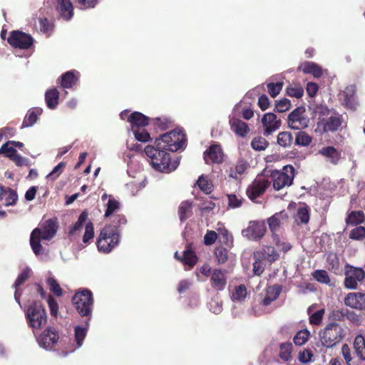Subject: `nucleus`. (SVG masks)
Masks as SVG:
<instances>
[{"label": "nucleus", "mask_w": 365, "mask_h": 365, "mask_svg": "<svg viewBox=\"0 0 365 365\" xmlns=\"http://www.w3.org/2000/svg\"><path fill=\"white\" fill-rule=\"evenodd\" d=\"M354 347L356 355L362 360H365V338L358 335L354 342Z\"/></svg>", "instance_id": "72a5a7b5"}, {"label": "nucleus", "mask_w": 365, "mask_h": 365, "mask_svg": "<svg viewBox=\"0 0 365 365\" xmlns=\"http://www.w3.org/2000/svg\"><path fill=\"white\" fill-rule=\"evenodd\" d=\"M230 125L231 130L237 135L245 137L250 132L248 125L242 120L234 116L230 118Z\"/></svg>", "instance_id": "4be33fe9"}, {"label": "nucleus", "mask_w": 365, "mask_h": 365, "mask_svg": "<svg viewBox=\"0 0 365 365\" xmlns=\"http://www.w3.org/2000/svg\"><path fill=\"white\" fill-rule=\"evenodd\" d=\"M101 200L104 202L106 211L104 217L108 218L114 215L120 209V203L112 195L104 193L101 197Z\"/></svg>", "instance_id": "412c9836"}, {"label": "nucleus", "mask_w": 365, "mask_h": 365, "mask_svg": "<svg viewBox=\"0 0 365 365\" xmlns=\"http://www.w3.org/2000/svg\"><path fill=\"white\" fill-rule=\"evenodd\" d=\"M59 93L57 89L51 88L46 91L45 100L47 106L51 109H54L58 103Z\"/></svg>", "instance_id": "473e14b6"}, {"label": "nucleus", "mask_w": 365, "mask_h": 365, "mask_svg": "<svg viewBox=\"0 0 365 365\" xmlns=\"http://www.w3.org/2000/svg\"><path fill=\"white\" fill-rule=\"evenodd\" d=\"M218 226L217 230L221 242L227 245L232 244L233 241L232 236L222 225H218Z\"/></svg>", "instance_id": "37998d69"}, {"label": "nucleus", "mask_w": 365, "mask_h": 365, "mask_svg": "<svg viewBox=\"0 0 365 365\" xmlns=\"http://www.w3.org/2000/svg\"><path fill=\"white\" fill-rule=\"evenodd\" d=\"M296 220L304 224L309 222V212L307 205H302L297 208Z\"/></svg>", "instance_id": "79ce46f5"}, {"label": "nucleus", "mask_w": 365, "mask_h": 365, "mask_svg": "<svg viewBox=\"0 0 365 365\" xmlns=\"http://www.w3.org/2000/svg\"><path fill=\"white\" fill-rule=\"evenodd\" d=\"M76 74L78 73L74 71H68L63 74L61 77V86L66 88H71L78 79Z\"/></svg>", "instance_id": "4c0bfd02"}, {"label": "nucleus", "mask_w": 365, "mask_h": 365, "mask_svg": "<svg viewBox=\"0 0 365 365\" xmlns=\"http://www.w3.org/2000/svg\"><path fill=\"white\" fill-rule=\"evenodd\" d=\"M88 217V213L86 212H83L78 217L77 222L75 225L71 228L70 233L74 234L76 231L80 230Z\"/></svg>", "instance_id": "680f3d73"}, {"label": "nucleus", "mask_w": 365, "mask_h": 365, "mask_svg": "<svg viewBox=\"0 0 365 365\" xmlns=\"http://www.w3.org/2000/svg\"><path fill=\"white\" fill-rule=\"evenodd\" d=\"M287 220L288 215L284 211H281L274 214L267 220L269 229L272 232H275L280 225L286 223Z\"/></svg>", "instance_id": "bb28decb"}, {"label": "nucleus", "mask_w": 365, "mask_h": 365, "mask_svg": "<svg viewBox=\"0 0 365 365\" xmlns=\"http://www.w3.org/2000/svg\"><path fill=\"white\" fill-rule=\"evenodd\" d=\"M226 271L214 269L212 272L210 282L211 287L216 291H222L227 284Z\"/></svg>", "instance_id": "f3484780"}, {"label": "nucleus", "mask_w": 365, "mask_h": 365, "mask_svg": "<svg viewBox=\"0 0 365 365\" xmlns=\"http://www.w3.org/2000/svg\"><path fill=\"white\" fill-rule=\"evenodd\" d=\"M247 167L248 165L245 161L239 160L234 167L230 168L228 175L230 178L237 180L244 174Z\"/></svg>", "instance_id": "7c9ffc66"}, {"label": "nucleus", "mask_w": 365, "mask_h": 365, "mask_svg": "<svg viewBox=\"0 0 365 365\" xmlns=\"http://www.w3.org/2000/svg\"><path fill=\"white\" fill-rule=\"evenodd\" d=\"M58 339L57 333L51 329H48L38 336L37 341L41 347L45 349H51Z\"/></svg>", "instance_id": "a211bd4d"}, {"label": "nucleus", "mask_w": 365, "mask_h": 365, "mask_svg": "<svg viewBox=\"0 0 365 365\" xmlns=\"http://www.w3.org/2000/svg\"><path fill=\"white\" fill-rule=\"evenodd\" d=\"M87 333V328L82 327H76L75 328V339L77 344V346L73 349H71L68 352L71 353L76 350V348H79L83 344V341ZM68 351L65 353L64 356H66Z\"/></svg>", "instance_id": "e433bc0d"}, {"label": "nucleus", "mask_w": 365, "mask_h": 365, "mask_svg": "<svg viewBox=\"0 0 365 365\" xmlns=\"http://www.w3.org/2000/svg\"><path fill=\"white\" fill-rule=\"evenodd\" d=\"M0 153H4L6 157L11 159L17 153L14 148V143L8 141L4 143L0 148Z\"/></svg>", "instance_id": "603ef678"}, {"label": "nucleus", "mask_w": 365, "mask_h": 365, "mask_svg": "<svg viewBox=\"0 0 365 365\" xmlns=\"http://www.w3.org/2000/svg\"><path fill=\"white\" fill-rule=\"evenodd\" d=\"M223 157L222 150L218 144L211 145L204 153V159L207 164L222 163Z\"/></svg>", "instance_id": "dca6fc26"}, {"label": "nucleus", "mask_w": 365, "mask_h": 365, "mask_svg": "<svg viewBox=\"0 0 365 365\" xmlns=\"http://www.w3.org/2000/svg\"><path fill=\"white\" fill-rule=\"evenodd\" d=\"M252 148L255 150H264L268 145V142L262 137L255 138L251 143Z\"/></svg>", "instance_id": "864d4df0"}, {"label": "nucleus", "mask_w": 365, "mask_h": 365, "mask_svg": "<svg viewBox=\"0 0 365 365\" xmlns=\"http://www.w3.org/2000/svg\"><path fill=\"white\" fill-rule=\"evenodd\" d=\"M304 108L294 109L288 116V126L294 130H301L308 127L309 118L305 115Z\"/></svg>", "instance_id": "9b49d317"}, {"label": "nucleus", "mask_w": 365, "mask_h": 365, "mask_svg": "<svg viewBox=\"0 0 365 365\" xmlns=\"http://www.w3.org/2000/svg\"><path fill=\"white\" fill-rule=\"evenodd\" d=\"M217 238V234L216 232L210 230L207 231L204 237V243L206 245H211L215 243Z\"/></svg>", "instance_id": "774afa93"}, {"label": "nucleus", "mask_w": 365, "mask_h": 365, "mask_svg": "<svg viewBox=\"0 0 365 365\" xmlns=\"http://www.w3.org/2000/svg\"><path fill=\"white\" fill-rule=\"evenodd\" d=\"M310 332L307 329L299 331L294 337V343L297 346L304 345L309 339Z\"/></svg>", "instance_id": "a18cd8bd"}, {"label": "nucleus", "mask_w": 365, "mask_h": 365, "mask_svg": "<svg viewBox=\"0 0 365 365\" xmlns=\"http://www.w3.org/2000/svg\"><path fill=\"white\" fill-rule=\"evenodd\" d=\"M344 304L354 309H365V293L349 292L344 299Z\"/></svg>", "instance_id": "2eb2a0df"}, {"label": "nucleus", "mask_w": 365, "mask_h": 365, "mask_svg": "<svg viewBox=\"0 0 365 365\" xmlns=\"http://www.w3.org/2000/svg\"><path fill=\"white\" fill-rule=\"evenodd\" d=\"M197 185L202 191L207 194L210 193L212 191V182L205 175H202L199 177L197 180Z\"/></svg>", "instance_id": "a19ab883"}, {"label": "nucleus", "mask_w": 365, "mask_h": 365, "mask_svg": "<svg viewBox=\"0 0 365 365\" xmlns=\"http://www.w3.org/2000/svg\"><path fill=\"white\" fill-rule=\"evenodd\" d=\"M291 103L289 100L284 98L280 100L276 103V110L279 113H283L288 110L290 108Z\"/></svg>", "instance_id": "69168bd1"}, {"label": "nucleus", "mask_w": 365, "mask_h": 365, "mask_svg": "<svg viewBox=\"0 0 365 365\" xmlns=\"http://www.w3.org/2000/svg\"><path fill=\"white\" fill-rule=\"evenodd\" d=\"M178 213L181 221L190 217L192 214V202L188 200L182 202L179 206Z\"/></svg>", "instance_id": "f704fd0d"}, {"label": "nucleus", "mask_w": 365, "mask_h": 365, "mask_svg": "<svg viewBox=\"0 0 365 365\" xmlns=\"http://www.w3.org/2000/svg\"><path fill=\"white\" fill-rule=\"evenodd\" d=\"M364 220L365 216L363 211H352L346 218L347 224L350 225H359L364 222Z\"/></svg>", "instance_id": "ea45409f"}, {"label": "nucleus", "mask_w": 365, "mask_h": 365, "mask_svg": "<svg viewBox=\"0 0 365 365\" xmlns=\"http://www.w3.org/2000/svg\"><path fill=\"white\" fill-rule=\"evenodd\" d=\"M131 129L143 128L148 125L149 118L139 112H134L128 117Z\"/></svg>", "instance_id": "cd10ccee"}, {"label": "nucleus", "mask_w": 365, "mask_h": 365, "mask_svg": "<svg viewBox=\"0 0 365 365\" xmlns=\"http://www.w3.org/2000/svg\"><path fill=\"white\" fill-rule=\"evenodd\" d=\"M312 138L304 131H299L297 133L295 143L300 146H308L311 144Z\"/></svg>", "instance_id": "c03bdc74"}, {"label": "nucleus", "mask_w": 365, "mask_h": 365, "mask_svg": "<svg viewBox=\"0 0 365 365\" xmlns=\"http://www.w3.org/2000/svg\"><path fill=\"white\" fill-rule=\"evenodd\" d=\"M262 123L264 129V134L268 135L280 127V120L277 119V115L272 113H267L264 115Z\"/></svg>", "instance_id": "6ab92c4d"}, {"label": "nucleus", "mask_w": 365, "mask_h": 365, "mask_svg": "<svg viewBox=\"0 0 365 365\" xmlns=\"http://www.w3.org/2000/svg\"><path fill=\"white\" fill-rule=\"evenodd\" d=\"M292 347L290 342L281 344L279 346V358L284 361H289L292 358Z\"/></svg>", "instance_id": "58836bf2"}, {"label": "nucleus", "mask_w": 365, "mask_h": 365, "mask_svg": "<svg viewBox=\"0 0 365 365\" xmlns=\"http://www.w3.org/2000/svg\"><path fill=\"white\" fill-rule=\"evenodd\" d=\"M312 276L314 279L317 282L329 284L330 283V279L329 274L326 270L324 269H318L313 272Z\"/></svg>", "instance_id": "09e8293b"}, {"label": "nucleus", "mask_w": 365, "mask_h": 365, "mask_svg": "<svg viewBox=\"0 0 365 365\" xmlns=\"http://www.w3.org/2000/svg\"><path fill=\"white\" fill-rule=\"evenodd\" d=\"M315 118H317V123H320L322 120H326L330 115V110L326 106H318L314 111Z\"/></svg>", "instance_id": "3c124183"}, {"label": "nucleus", "mask_w": 365, "mask_h": 365, "mask_svg": "<svg viewBox=\"0 0 365 365\" xmlns=\"http://www.w3.org/2000/svg\"><path fill=\"white\" fill-rule=\"evenodd\" d=\"M26 316L29 325L34 331L41 329L47 322L46 312L40 303L35 302L31 305L26 311Z\"/></svg>", "instance_id": "423d86ee"}, {"label": "nucleus", "mask_w": 365, "mask_h": 365, "mask_svg": "<svg viewBox=\"0 0 365 365\" xmlns=\"http://www.w3.org/2000/svg\"><path fill=\"white\" fill-rule=\"evenodd\" d=\"M215 257L220 264H222L226 262L227 259V251L225 248H217L215 250Z\"/></svg>", "instance_id": "0e129e2a"}, {"label": "nucleus", "mask_w": 365, "mask_h": 365, "mask_svg": "<svg viewBox=\"0 0 365 365\" xmlns=\"http://www.w3.org/2000/svg\"><path fill=\"white\" fill-rule=\"evenodd\" d=\"M42 113V109L39 108H34L29 111L28 115L26 116L22 125L24 127H29L33 125L37 120L38 116Z\"/></svg>", "instance_id": "c9c22d12"}, {"label": "nucleus", "mask_w": 365, "mask_h": 365, "mask_svg": "<svg viewBox=\"0 0 365 365\" xmlns=\"http://www.w3.org/2000/svg\"><path fill=\"white\" fill-rule=\"evenodd\" d=\"M47 284L50 290L56 296L59 297L62 294V290L53 277H48L47 279Z\"/></svg>", "instance_id": "052dcab7"}, {"label": "nucleus", "mask_w": 365, "mask_h": 365, "mask_svg": "<svg viewBox=\"0 0 365 365\" xmlns=\"http://www.w3.org/2000/svg\"><path fill=\"white\" fill-rule=\"evenodd\" d=\"M255 258L273 262L279 258V254L273 247L265 246L261 250L255 253Z\"/></svg>", "instance_id": "393cba45"}, {"label": "nucleus", "mask_w": 365, "mask_h": 365, "mask_svg": "<svg viewBox=\"0 0 365 365\" xmlns=\"http://www.w3.org/2000/svg\"><path fill=\"white\" fill-rule=\"evenodd\" d=\"M287 93L290 97L299 98L304 94V89L299 86H289L287 88Z\"/></svg>", "instance_id": "4d7b16f0"}, {"label": "nucleus", "mask_w": 365, "mask_h": 365, "mask_svg": "<svg viewBox=\"0 0 365 365\" xmlns=\"http://www.w3.org/2000/svg\"><path fill=\"white\" fill-rule=\"evenodd\" d=\"M145 153L150 158L153 168L157 171L169 173L179 165V161L175 160L171 162L170 155L163 149L147 145Z\"/></svg>", "instance_id": "f257e3e1"}, {"label": "nucleus", "mask_w": 365, "mask_h": 365, "mask_svg": "<svg viewBox=\"0 0 365 365\" xmlns=\"http://www.w3.org/2000/svg\"><path fill=\"white\" fill-rule=\"evenodd\" d=\"M9 43L14 47L21 49H28L33 44V38L24 32L14 31L8 38Z\"/></svg>", "instance_id": "ddd939ff"}, {"label": "nucleus", "mask_w": 365, "mask_h": 365, "mask_svg": "<svg viewBox=\"0 0 365 365\" xmlns=\"http://www.w3.org/2000/svg\"><path fill=\"white\" fill-rule=\"evenodd\" d=\"M294 177V168L292 165H285L281 171L274 170L271 173L273 187L279 190L292 184Z\"/></svg>", "instance_id": "0eeeda50"}, {"label": "nucleus", "mask_w": 365, "mask_h": 365, "mask_svg": "<svg viewBox=\"0 0 365 365\" xmlns=\"http://www.w3.org/2000/svg\"><path fill=\"white\" fill-rule=\"evenodd\" d=\"M131 130L138 141L145 143L150 140V134L146 131L144 127L131 129Z\"/></svg>", "instance_id": "49530a36"}, {"label": "nucleus", "mask_w": 365, "mask_h": 365, "mask_svg": "<svg viewBox=\"0 0 365 365\" xmlns=\"http://www.w3.org/2000/svg\"><path fill=\"white\" fill-rule=\"evenodd\" d=\"M229 207L232 208H237L242 205V198L237 196L235 194H230L227 195Z\"/></svg>", "instance_id": "338daca9"}, {"label": "nucleus", "mask_w": 365, "mask_h": 365, "mask_svg": "<svg viewBox=\"0 0 365 365\" xmlns=\"http://www.w3.org/2000/svg\"><path fill=\"white\" fill-rule=\"evenodd\" d=\"M349 237L354 240H362L365 238V227L362 226L356 227L351 230Z\"/></svg>", "instance_id": "5fc2aeb1"}, {"label": "nucleus", "mask_w": 365, "mask_h": 365, "mask_svg": "<svg viewBox=\"0 0 365 365\" xmlns=\"http://www.w3.org/2000/svg\"><path fill=\"white\" fill-rule=\"evenodd\" d=\"M56 231L57 225L52 220H46L32 231L30 244L36 255H40L42 253L40 241L51 240L55 236Z\"/></svg>", "instance_id": "f03ea898"}, {"label": "nucleus", "mask_w": 365, "mask_h": 365, "mask_svg": "<svg viewBox=\"0 0 365 365\" xmlns=\"http://www.w3.org/2000/svg\"><path fill=\"white\" fill-rule=\"evenodd\" d=\"M342 120L339 115H330L325 121L317 123L316 133H322L336 130L341 125Z\"/></svg>", "instance_id": "4468645a"}, {"label": "nucleus", "mask_w": 365, "mask_h": 365, "mask_svg": "<svg viewBox=\"0 0 365 365\" xmlns=\"http://www.w3.org/2000/svg\"><path fill=\"white\" fill-rule=\"evenodd\" d=\"M273 241L276 246L284 252H288L292 248V245L285 239L280 237L275 233H273Z\"/></svg>", "instance_id": "de8ad7c7"}, {"label": "nucleus", "mask_w": 365, "mask_h": 365, "mask_svg": "<svg viewBox=\"0 0 365 365\" xmlns=\"http://www.w3.org/2000/svg\"><path fill=\"white\" fill-rule=\"evenodd\" d=\"M324 314V309H319L314 313L312 314L309 317V322L314 325H319L322 320L323 316Z\"/></svg>", "instance_id": "e2e57ef3"}, {"label": "nucleus", "mask_w": 365, "mask_h": 365, "mask_svg": "<svg viewBox=\"0 0 365 365\" xmlns=\"http://www.w3.org/2000/svg\"><path fill=\"white\" fill-rule=\"evenodd\" d=\"M247 295V288L244 284L235 286L230 292V297L233 302H242Z\"/></svg>", "instance_id": "2f4dec72"}, {"label": "nucleus", "mask_w": 365, "mask_h": 365, "mask_svg": "<svg viewBox=\"0 0 365 365\" xmlns=\"http://www.w3.org/2000/svg\"><path fill=\"white\" fill-rule=\"evenodd\" d=\"M344 287L349 289H356L359 284L364 280L365 272L361 267L347 264L344 267Z\"/></svg>", "instance_id": "6e6552de"}, {"label": "nucleus", "mask_w": 365, "mask_h": 365, "mask_svg": "<svg viewBox=\"0 0 365 365\" xmlns=\"http://www.w3.org/2000/svg\"><path fill=\"white\" fill-rule=\"evenodd\" d=\"M17 200L18 195L14 190L0 185V200L4 201L6 206L15 205Z\"/></svg>", "instance_id": "a878e982"}, {"label": "nucleus", "mask_w": 365, "mask_h": 365, "mask_svg": "<svg viewBox=\"0 0 365 365\" xmlns=\"http://www.w3.org/2000/svg\"><path fill=\"white\" fill-rule=\"evenodd\" d=\"M73 303L81 316L90 315L93 305L92 293L87 289L76 293Z\"/></svg>", "instance_id": "1a4fd4ad"}, {"label": "nucleus", "mask_w": 365, "mask_h": 365, "mask_svg": "<svg viewBox=\"0 0 365 365\" xmlns=\"http://www.w3.org/2000/svg\"><path fill=\"white\" fill-rule=\"evenodd\" d=\"M185 143V137L180 129H175L162 135L155 140L156 147L165 151L175 152L182 148Z\"/></svg>", "instance_id": "7ed1b4c3"}, {"label": "nucleus", "mask_w": 365, "mask_h": 365, "mask_svg": "<svg viewBox=\"0 0 365 365\" xmlns=\"http://www.w3.org/2000/svg\"><path fill=\"white\" fill-rule=\"evenodd\" d=\"M56 10L65 20H69L73 15V8L70 0H56Z\"/></svg>", "instance_id": "b1692460"}, {"label": "nucleus", "mask_w": 365, "mask_h": 365, "mask_svg": "<svg viewBox=\"0 0 365 365\" xmlns=\"http://www.w3.org/2000/svg\"><path fill=\"white\" fill-rule=\"evenodd\" d=\"M319 153L327 158V160L333 164H336L340 159L339 153L331 146L322 148Z\"/></svg>", "instance_id": "c756f323"}, {"label": "nucleus", "mask_w": 365, "mask_h": 365, "mask_svg": "<svg viewBox=\"0 0 365 365\" xmlns=\"http://www.w3.org/2000/svg\"><path fill=\"white\" fill-rule=\"evenodd\" d=\"M283 83H269L267 84L268 92L272 98H275L282 91Z\"/></svg>", "instance_id": "13d9d810"}, {"label": "nucleus", "mask_w": 365, "mask_h": 365, "mask_svg": "<svg viewBox=\"0 0 365 365\" xmlns=\"http://www.w3.org/2000/svg\"><path fill=\"white\" fill-rule=\"evenodd\" d=\"M264 173L265 171H264L261 175H257L247 189V196L252 200H254L262 195L269 186L270 182L268 177Z\"/></svg>", "instance_id": "9d476101"}, {"label": "nucleus", "mask_w": 365, "mask_h": 365, "mask_svg": "<svg viewBox=\"0 0 365 365\" xmlns=\"http://www.w3.org/2000/svg\"><path fill=\"white\" fill-rule=\"evenodd\" d=\"M281 292V288L278 285L267 286L260 294L261 302L264 306L269 305L277 299Z\"/></svg>", "instance_id": "aec40b11"}, {"label": "nucleus", "mask_w": 365, "mask_h": 365, "mask_svg": "<svg viewBox=\"0 0 365 365\" xmlns=\"http://www.w3.org/2000/svg\"><path fill=\"white\" fill-rule=\"evenodd\" d=\"M119 242V234L115 227H105L101 232L97 240L99 251L105 253L110 252Z\"/></svg>", "instance_id": "39448f33"}, {"label": "nucleus", "mask_w": 365, "mask_h": 365, "mask_svg": "<svg viewBox=\"0 0 365 365\" xmlns=\"http://www.w3.org/2000/svg\"><path fill=\"white\" fill-rule=\"evenodd\" d=\"M175 257L185 265H188L190 267H192L197 261V256L190 247L184 251L182 257L178 256V252L175 253Z\"/></svg>", "instance_id": "c85d7f7f"}, {"label": "nucleus", "mask_w": 365, "mask_h": 365, "mask_svg": "<svg viewBox=\"0 0 365 365\" xmlns=\"http://www.w3.org/2000/svg\"><path fill=\"white\" fill-rule=\"evenodd\" d=\"M292 142V134L289 132H281L277 135V143L282 147H288Z\"/></svg>", "instance_id": "8fccbe9b"}, {"label": "nucleus", "mask_w": 365, "mask_h": 365, "mask_svg": "<svg viewBox=\"0 0 365 365\" xmlns=\"http://www.w3.org/2000/svg\"><path fill=\"white\" fill-rule=\"evenodd\" d=\"M94 237V229L93 225L91 222H88L86 225L85 232L83 237V242L85 244H88L90 242L91 240H93Z\"/></svg>", "instance_id": "bf43d9fd"}, {"label": "nucleus", "mask_w": 365, "mask_h": 365, "mask_svg": "<svg viewBox=\"0 0 365 365\" xmlns=\"http://www.w3.org/2000/svg\"><path fill=\"white\" fill-rule=\"evenodd\" d=\"M344 336L343 328L337 323H330L319 332V339L322 346L331 348Z\"/></svg>", "instance_id": "20e7f679"}, {"label": "nucleus", "mask_w": 365, "mask_h": 365, "mask_svg": "<svg viewBox=\"0 0 365 365\" xmlns=\"http://www.w3.org/2000/svg\"><path fill=\"white\" fill-rule=\"evenodd\" d=\"M298 70L302 71L304 73L311 74L314 78L321 77L324 72V70L320 66L312 61L302 63L298 67Z\"/></svg>", "instance_id": "5701e85b"}, {"label": "nucleus", "mask_w": 365, "mask_h": 365, "mask_svg": "<svg viewBox=\"0 0 365 365\" xmlns=\"http://www.w3.org/2000/svg\"><path fill=\"white\" fill-rule=\"evenodd\" d=\"M66 167V163L64 162H61L60 163H58L53 170L52 171L48 174V175L46 176V178L48 179H50L51 180H55L56 179H57L59 175L62 173V172L63 171L64 168Z\"/></svg>", "instance_id": "6e6d98bb"}, {"label": "nucleus", "mask_w": 365, "mask_h": 365, "mask_svg": "<svg viewBox=\"0 0 365 365\" xmlns=\"http://www.w3.org/2000/svg\"><path fill=\"white\" fill-rule=\"evenodd\" d=\"M266 230L264 222L250 221L248 226L242 230V235L248 240H259L264 235Z\"/></svg>", "instance_id": "f8f14e48"}]
</instances>
